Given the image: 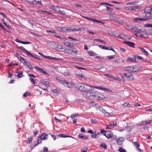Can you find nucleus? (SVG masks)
<instances>
[{
	"label": "nucleus",
	"instance_id": "obj_1",
	"mask_svg": "<svg viewBox=\"0 0 152 152\" xmlns=\"http://www.w3.org/2000/svg\"><path fill=\"white\" fill-rule=\"evenodd\" d=\"M150 7H148L145 9V12H146L145 15V18L146 20L151 19L152 17V14L151 12H152Z\"/></svg>",
	"mask_w": 152,
	"mask_h": 152
},
{
	"label": "nucleus",
	"instance_id": "obj_2",
	"mask_svg": "<svg viewBox=\"0 0 152 152\" xmlns=\"http://www.w3.org/2000/svg\"><path fill=\"white\" fill-rule=\"evenodd\" d=\"M79 89L81 91H86L91 90V86H89L84 84L79 86Z\"/></svg>",
	"mask_w": 152,
	"mask_h": 152
},
{
	"label": "nucleus",
	"instance_id": "obj_3",
	"mask_svg": "<svg viewBox=\"0 0 152 152\" xmlns=\"http://www.w3.org/2000/svg\"><path fill=\"white\" fill-rule=\"evenodd\" d=\"M98 93L97 92L95 93H91L90 92H84L83 93V95L84 96L86 97L87 98H88L90 97L92 95L94 97H96V94H97Z\"/></svg>",
	"mask_w": 152,
	"mask_h": 152
},
{
	"label": "nucleus",
	"instance_id": "obj_4",
	"mask_svg": "<svg viewBox=\"0 0 152 152\" xmlns=\"http://www.w3.org/2000/svg\"><path fill=\"white\" fill-rule=\"evenodd\" d=\"M81 30V28H79L78 29H76L75 28H74L72 27H67V31H69L70 32L75 31H78Z\"/></svg>",
	"mask_w": 152,
	"mask_h": 152
},
{
	"label": "nucleus",
	"instance_id": "obj_5",
	"mask_svg": "<svg viewBox=\"0 0 152 152\" xmlns=\"http://www.w3.org/2000/svg\"><path fill=\"white\" fill-rule=\"evenodd\" d=\"M91 87L94 88H95L98 89L99 90H102L104 91H108L111 92V91H110V89L108 88H103L100 86H91Z\"/></svg>",
	"mask_w": 152,
	"mask_h": 152
},
{
	"label": "nucleus",
	"instance_id": "obj_6",
	"mask_svg": "<svg viewBox=\"0 0 152 152\" xmlns=\"http://www.w3.org/2000/svg\"><path fill=\"white\" fill-rule=\"evenodd\" d=\"M140 6H129L126 7V10H134L137 8H139L140 7Z\"/></svg>",
	"mask_w": 152,
	"mask_h": 152
},
{
	"label": "nucleus",
	"instance_id": "obj_7",
	"mask_svg": "<svg viewBox=\"0 0 152 152\" xmlns=\"http://www.w3.org/2000/svg\"><path fill=\"white\" fill-rule=\"evenodd\" d=\"M123 76L126 77L127 79L129 81H132L134 80V78L133 77L132 74L129 75L126 73H124L123 74Z\"/></svg>",
	"mask_w": 152,
	"mask_h": 152
},
{
	"label": "nucleus",
	"instance_id": "obj_8",
	"mask_svg": "<svg viewBox=\"0 0 152 152\" xmlns=\"http://www.w3.org/2000/svg\"><path fill=\"white\" fill-rule=\"evenodd\" d=\"M99 109L102 113L104 114L105 116H108L110 115V113L107 112L102 107H100Z\"/></svg>",
	"mask_w": 152,
	"mask_h": 152
},
{
	"label": "nucleus",
	"instance_id": "obj_9",
	"mask_svg": "<svg viewBox=\"0 0 152 152\" xmlns=\"http://www.w3.org/2000/svg\"><path fill=\"white\" fill-rule=\"evenodd\" d=\"M54 11L62 15H64L65 14V13L63 12L60 10L59 7H55L54 9Z\"/></svg>",
	"mask_w": 152,
	"mask_h": 152
},
{
	"label": "nucleus",
	"instance_id": "obj_10",
	"mask_svg": "<svg viewBox=\"0 0 152 152\" xmlns=\"http://www.w3.org/2000/svg\"><path fill=\"white\" fill-rule=\"evenodd\" d=\"M34 68L35 69H36L37 71L46 74H47V73L45 71L42 69L41 68H40L37 66H34Z\"/></svg>",
	"mask_w": 152,
	"mask_h": 152
},
{
	"label": "nucleus",
	"instance_id": "obj_11",
	"mask_svg": "<svg viewBox=\"0 0 152 152\" xmlns=\"http://www.w3.org/2000/svg\"><path fill=\"white\" fill-rule=\"evenodd\" d=\"M41 83L44 85L46 87H48L50 86V84L48 81H46L44 80H41Z\"/></svg>",
	"mask_w": 152,
	"mask_h": 152
},
{
	"label": "nucleus",
	"instance_id": "obj_12",
	"mask_svg": "<svg viewBox=\"0 0 152 152\" xmlns=\"http://www.w3.org/2000/svg\"><path fill=\"white\" fill-rule=\"evenodd\" d=\"M114 21L121 24H123L124 23V21L122 19L117 17H115Z\"/></svg>",
	"mask_w": 152,
	"mask_h": 152
},
{
	"label": "nucleus",
	"instance_id": "obj_13",
	"mask_svg": "<svg viewBox=\"0 0 152 152\" xmlns=\"http://www.w3.org/2000/svg\"><path fill=\"white\" fill-rule=\"evenodd\" d=\"M112 134L111 132L108 131L106 133L104 134L103 135H104L107 138L109 139L112 137Z\"/></svg>",
	"mask_w": 152,
	"mask_h": 152
},
{
	"label": "nucleus",
	"instance_id": "obj_14",
	"mask_svg": "<svg viewBox=\"0 0 152 152\" xmlns=\"http://www.w3.org/2000/svg\"><path fill=\"white\" fill-rule=\"evenodd\" d=\"M18 47L21 49L22 51L24 52L28 56L30 53L28 51L26 50V49H25L24 48H23L22 46H20V47H18Z\"/></svg>",
	"mask_w": 152,
	"mask_h": 152
},
{
	"label": "nucleus",
	"instance_id": "obj_15",
	"mask_svg": "<svg viewBox=\"0 0 152 152\" xmlns=\"http://www.w3.org/2000/svg\"><path fill=\"white\" fill-rule=\"evenodd\" d=\"M124 140V139L121 137L119 138H117L116 139V141L117 142V143L119 145H121L123 143V141Z\"/></svg>",
	"mask_w": 152,
	"mask_h": 152
},
{
	"label": "nucleus",
	"instance_id": "obj_16",
	"mask_svg": "<svg viewBox=\"0 0 152 152\" xmlns=\"http://www.w3.org/2000/svg\"><path fill=\"white\" fill-rule=\"evenodd\" d=\"M134 67L132 66L126 67V70H127L129 72H134L133 71Z\"/></svg>",
	"mask_w": 152,
	"mask_h": 152
},
{
	"label": "nucleus",
	"instance_id": "obj_17",
	"mask_svg": "<svg viewBox=\"0 0 152 152\" xmlns=\"http://www.w3.org/2000/svg\"><path fill=\"white\" fill-rule=\"evenodd\" d=\"M18 59L20 61L23 63L24 64H26L27 61V60L25 58H23L22 57L20 56V57H18Z\"/></svg>",
	"mask_w": 152,
	"mask_h": 152
},
{
	"label": "nucleus",
	"instance_id": "obj_18",
	"mask_svg": "<svg viewBox=\"0 0 152 152\" xmlns=\"http://www.w3.org/2000/svg\"><path fill=\"white\" fill-rule=\"evenodd\" d=\"M124 43L126 44V45L132 47H134V43L133 42H131L129 41L125 42H124Z\"/></svg>",
	"mask_w": 152,
	"mask_h": 152
},
{
	"label": "nucleus",
	"instance_id": "obj_19",
	"mask_svg": "<svg viewBox=\"0 0 152 152\" xmlns=\"http://www.w3.org/2000/svg\"><path fill=\"white\" fill-rule=\"evenodd\" d=\"M42 140H45L48 138V135L46 134L43 133L41 134V136L40 137Z\"/></svg>",
	"mask_w": 152,
	"mask_h": 152
},
{
	"label": "nucleus",
	"instance_id": "obj_20",
	"mask_svg": "<svg viewBox=\"0 0 152 152\" xmlns=\"http://www.w3.org/2000/svg\"><path fill=\"white\" fill-rule=\"evenodd\" d=\"M114 36L115 37H118L121 39L124 38V35L122 34H120L119 33H115Z\"/></svg>",
	"mask_w": 152,
	"mask_h": 152
},
{
	"label": "nucleus",
	"instance_id": "obj_21",
	"mask_svg": "<svg viewBox=\"0 0 152 152\" xmlns=\"http://www.w3.org/2000/svg\"><path fill=\"white\" fill-rule=\"evenodd\" d=\"M56 79L58 82L61 84H63L64 83H65V82H66V80L62 78L58 77H57Z\"/></svg>",
	"mask_w": 152,
	"mask_h": 152
},
{
	"label": "nucleus",
	"instance_id": "obj_22",
	"mask_svg": "<svg viewBox=\"0 0 152 152\" xmlns=\"http://www.w3.org/2000/svg\"><path fill=\"white\" fill-rule=\"evenodd\" d=\"M68 49L69 53L70 54H71L72 52H74L75 54L76 55L77 53V50L76 48H74L73 50H71L69 49Z\"/></svg>",
	"mask_w": 152,
	"mask_h": 152
},
{
	"label": "nucleus",
	"instance_id": "obj_23",
	"mask_svg": "<svg viewBox=\"0 0 152 152\" xmlns=\"http://www.w3.org/2000/svg\"><path fill=\"white\" fill-rule=\"evenodd\" d=\"M78 138L84 140H86L88 139V137L87 136H85L84 135H78Z\"/></svg>",
	"mask_w": 152,
	"mask_h": 152
},
{
	"label": "nucleus",
	"instance_id": "obj_24",
	"mask_svg": "<svg viewBox=\"0 0 152 152\" xmlns=\"http://www.w3.org/2000/svg\"><path fill=\"white\" fill-rule=\"evenodd\" d=\"M135 35L137 37H138L140 38L144 37H144V34H142L139 32V31H138L137 33H135Z\"/></svg>",
	"mask_w": 152,
	"mask_h": 152
},
{
	"label": "nucleus",
	"instance_id": "obj_25",
	"mask_svg": "<svg viewBox=\"0 0 152 152\" xmlns=\"http://www.w3.org/2000/svg\"><path fill=\"white\" fill-rule=\"evenodd\" d=\"M24 65L30 69L32 70V66L29 62H28V61H27V62Z\"/></svg>",
	"mask_w": 152,
	"mask_h": 152
},
{
	"label": "nucleus",
	"instance_id": "obj_26",
	"mask_svg": "<svg viewBox=\"0 0 152 152\" xmlns=\"http://www.w3.org/2000/svg\"><path fill=\"white\" fill-rule=\"evenodd\" d=\"M141 70V68L139 66H135L134 67L133 71L134 72H138Z\"/></svg>",
	"mask_w": 152,
	"mask_h": 152
},
{
	"label": "nucleus",
	"instance_id": "obj_27",
	"mask_svg": "<svg viewBox=\"0 0 152 152\" xmlns=\"http://www.w3.org/2000/svg\"><path fill=\"white\" fill-rule=\"evenodd\" d=\"M127 61L134 62L136 61V59L135 58H132L128 57L127 58Z\"/></svg>",
	"mask_w": 152,
	"mask_h": 152
},
{
	"label": "nucleus",
	"instance_id": "obj_28",
	"mask_svg": "<svg viewBox=\"0 0 152 152\" xmlns=\"http://www.w3.org/2000/svg\"><path fill=\"white\" fill-rule=\"evenodd\" d=\"M26 3L28 4V3H29V4H37V1L36 0H34V1H26Z\"/></svg>",
	"mask_w": 152,
	"mask_h": 152
},
{
	"label": "nucleus",
	"instance_id": "obj_29",
	"mask_svg": "<svg viewBox=\"0 0 152 152\" xmlns=\"http://www.w3.org/2000/svg\"><path fill=\"white\" fill-rule=\"evenodd\" d=\"M105 75L107 76L109 78L114 79V80H117V79H116L113 76L111 75L110 74H105Z\"/></svg>",
	"mask_w": 152,
	"mask_h": 152
},
{
	"label": "nucleus",
	"instance_id": "obj_30",
	"mask_svg": "<svg viewBox=\"0 0 152 152\" xmlns=\"http://www.w3.org/2000/svg\"><path fill=\"white\" fill-rule=\"evenodd\" d=\"M100 147L103 148L104 149L106 150L107 149V145L104 143H102L100 145Z\"/></svg>",
	"mask_w": 152,
	"mask_h": 152
},
{
	"label": "nucleus",
	"instance_id": "obj_31",
	"mask_svg": "<svg viewBox=\"0 0 152 152\" xmlns=\"http://www.w3.org/2000/svg\"><path fill=\"white\" fill-rule=\"evenodd\" d=\"M89 54L91 56H94L96 55V53L91 50H89L88 51Z\"/></svg>",
	"mask_w": 152,
	"mask_h": 152
},
{
	"label": "nucleus",
	"instance_id": "obj_32",
	"mask_svg": "<svg viewBox=\"0 0 152 152\" xmlns=\"http://www.w3.org/2000/svg\"><path fill=\"white\" fill-rule=\"evenodd\" d=\"M133 31H134L137 33L138 31H139L137 27L136 26H134L131 29Z\"/></svg>",
	"mask_w": 152,
	"mask_h": 152
},
{
	"label": "nucleus",
	"instance_id": "obj_33",
	"mask_svg": "<svg viewBox=\"0 0 152 152\" xmlns=\"http://www.w3.org/2000/svg\"><path fill=\"white\" fill-rule=\"evenodd\" d=\"M140 48L142 53H145L147 56L148 55V52L146 51L144 48Z\"/></svg>",
	"mask_w": 152,
	"mask_h": 152
},
{
	"label": "nucleus",
	"instance_id": "obj_34",
	"mask_svg": "<svg viewBox=\"0 0 152 152\" xmlns=\"http://www.w3.org/2000/svg\"><path fill=\"white\" fill-rule=\"evenodd\" d=\"M58 136L60 137H64V138H65V137H70V136H68L66 135H65V134H58Z\"/></svg>",
	"mask_w": 152,
	"mask_h": 152
},
{
	"label": "nucleus",
	"instance_id": "obj_35",
	"mask_svg": "<svg viewBox=\"0 0 152 152\" xmlns=\"http://www.w3.org/2000/svg\"><path fill=\"white\" fill-rule=\"evenodd\" d=\"M15 41L18 43H22L23 44H26V42L23 41L21 40H20L18 39H16Z\"/></svg>",
	"mask_w": 152,
	"mask_h": 152
},
{
	"label": "nucleus",
	"instance_id": "obj_36",
	"mask_svg": "<svg viewBox=\"0 0 152 152\" xmlns=\"http://www.w3.org/2000/svg\"><path fill=\"white\" fill-rule=\"evenodd\" d=\"M18 78H20L23 76V73L21 72H19L17 76Z\"/></svg>",
	"mask_w": 152,
	"mask_h": 152
},
{
	"label": "nucleus",
	"instance_id": "obj_37",
	"mask_svg": "<svg viewBox=\"0 0 152 152\" xmlns=\"http://www.w3.org/2000/svg\"><path fill=\"white\" fill-rule=\"evenodd\" d=\"M69 44V45L67 46L68 48L71 49L72 48H74V44L70 42Z\"/></svg>",
	"mask_w": 152,
	"mask_h": 152
},
{
	"label": "nucleus",
	"instance_id": "obj_38",
	"mask_svg": "<svg viewBox=\"0 0 152 152\" xmlns=\"http://www.w3.org/2000/svg\"><path fill=\"white\" fill-rule=\"evenodd\" d=\"M106 7H107L108 11H109V12H108V13L110 14L113 15V12L109 10H110L111 9V8L107 6H106Z\"/></svg>",
	"mask_w": 152,
	"mask_h": 152
},
{
	"label": "nucleus",
	"instance_id": "obj_39",
	"mask_svg": "<svg viewBox=\"0 0 152 152\" xmlns=\"http://www.w3.org/2000/svg\"><path fill=\"white\" fill-rule=\"evenodd\" d=\"M28 56L29 57H32L34 58L35 59H38V57L37 56H34L32 53H30L28 55Z\"/></svg>",
	"mask_w": 152,
	"mask_h": 152
},
{
	"label": "nucleus",
	"instance_id": "obj_40",
	"mask_svg": "<svg viewBox=\"0 0 152 152\" xmlns=\"http://www.w3.org/2000/svg\"><path fill=\"white\" fill-rule=\"evenodd\" d=\"M90 121L92 123L96 124L97 123V121L96 119L91 118L90 119Z\"/></svg>",
	"mask_w": 152,
	"mask_h": 152
},
{
	"label": "nucleus",
	"instance_id": "obj_41",
	"mask_svg": "<svg viewBox=\"0 0 152 152\" xmlns=\"http://www.w3.org/2000/svg\"><path fill=\"white\" fill-rule=\"evenodd\" d=\"M88 149V147H85L82 148L81 149V152H86Z\"/></svg>",
	"mask_w": 152,
	"mask_h": 152
},
{
	"label": "nucleus",
	"instance_id": "obj_42",
	"mask_svg": "<svg viewBox=\"0 0 152 152\" xmlns=\"http://www.w3.org/2000/svg\"><path fill=\"white\" fill-rule=\"evenodd\" d=\"M134 145L136 147H140V143L137 142H135L133 143Z\"/></svg>",
	"mask_w": 152,
	"mask_h": 152
},
{
	"label": "nucleus",
	"instance_id": "obj_43",
	"mask_svg": "<svg viewBox=\"0 0 152 152\" xmlns=\"http://www.w3.org/2000/svg\"><path fill=\"white\" fill-rule=\"evenodd\" d=\"M115 56V55H113L108 56H107V57L109 59H111L114 58Z\"/></svg>",
	"mask_w": 152,
	"mask_h": 152
},
{
	"label": "nucleus",
	"instance_id": "obj_44",
	"mask_svg": "<svg viewBox=\"0 0 152 152\" xmlns=\"http://www.w3.org/2000/svg\"><path fill=\"white\" fill-rule=\"evenodd\" d=\"M137 2L136 1H133L132 2H130L129 3H127L126 4V5H135L137 3Z\"/></svg>",
	"mask_w": 152,
	"mask_h": 152
},
{
	"label": "nucleus",
	"instance_id": "obj_45",
	"mask_svg": "<svg viewBox=\"0 0 152 152\" xmlns=\"http://www.w3.org/2000/svg\"><path fill=\"white\" fill-rule=\"evenodd\" d=\"M118 151L120 152H126V150L122 147H120L118 149Z\"/></svg>",
	"mask_w": 152,
	"mask_h": 152
},
{
	"label": "nucleus",
	"instance_id": "obj_46",
	"mask_svg": "<svg viewBox=\"0 0 152 152\" xmlns=\"http://www.w3.org/2000/svg\"><path fill=\"white\" fill-rule=\"evenodd\" d=\"M117 122L116 121H114L113 124H110L109 125V126L110 127H111V128H112V126L115 125L116 124Z\"/></svg>",
	"mask_w": 152,
	"mask_h": 152
},
{
	"label": "nucleus",
	"instance_id": "obj_47",
	"mask_svg": "<svg viewBox=\"0 0 152 152\" xmlns=\"http://www.w3.org/2000/svg\"><path fill=\"white\" fill-rule=\"evenodd\" d=\"M67 31V27H62V32H66Z\"/></svg>",
	"mask_w": 152,
	"mask_h": 152
},
{
	"label": "nucleus",
	"instance_id": "obj_48",
	"mask_svg": "<svg viewBox=\"0 0 152 152\" xmlns=\"http://www.w3.org/2000/svg\"><path fill=\"white\" fill-rule=\"evenodd\" d=\"M78 115V114H76L74 113L73 114H72L71 115L70 118H72V119H73L75 117H76Z\"/></svg>",
	"mask_w": 152,
	"mask_h": 152
},
{
	"label": "nucleus",
	"instance_id": "obj_49",
	"mask_svg": "<svg viewBox=\"0 0 152 152\" xmlns=\"http://www.w3.org/2000/svg\"><path fill=\"white\" fill-rule=\"evenodd\" d=\"M95 40L96 41H98V42H103L104 43V44H105L106 43L104 41L100 39H95Z\"/></svg>",
	"mask_w": 152,
	"mask_h": 152
},
{
	"label": "nucleus",
	"instance_id": "obj_50",
	"mask_svg": "<svg viewBox=\"0 0 152 152\" xmlns=\"http://www.w3.org/2000/svg\"><path fill=\"white\" fill-rule=\"evenodd\" d=\"M53 91L55 94H56V95H58L59 93V91L57 89H54L53 90Z\"/></svg>",
	"mask_w": 152,
	"mask_h": 152
},
{
	"label": "nucleus",
	"instance_id": "obj_51",
	"mask_svg": "<svg viewBox=\"0 0 152 152\" xmlns=\"http://www.w3.org/2000/svg\"><path fill=\"white\" fill-rule=\"evenodd\" d=\"M29 95V94L28 92L26 91L23 94V96L24 97H26L28 96Z\"/></svg>",
	"mask_w": 152,
	"mask_h": 152
},
{
	"label": "nucleus",
	"instance_id": "obj_52",
	"mask_svg": "<svg viewBox=\"0 0 152 152\" xmlns=\"http://www.w3.org/2000/svg\"><path fill=\"white\" fill-rule=\"evenodd\" d=\"M47 32H50L53 34H56V32L55 31H53L52 30H47Z\"/></svg>",
	"mask_w": 152,
	"mask_h": 152
},
{
	"label": "nucleus",
	"instance_id": "obj_53",
	"mask_svg": "<svg viewBox=\"0 0 152 152\" xmlns=\"http://www.w3.org/2000/svg\"><path fill=\"white\" fill-rule=\"evenodd\" d=\"M32 139L31 138H28L27 140V143H30L32 142Z\"/></svg>",
	"mask_w": 152,
	"mask_h": 152
},
{
	"label": "nucleus",
	"instance_id": "obj_54",
	"mask_svg": "<svg viewBox=\"0 0 152 152\" xmlns=\"http://www.w3.org/2000/svg\"><path fill=\"white\" fill-rule=\"evenodd\" d=\"M51 59H53L57 61H61L62 60V59L61 58H56L55 57H52V58H51Z\"/></svg>",
	"mask_w": 152,
	"mask_h": 152
},
{
	"label": "nucleus",
	"instance_id": "obj_55",
	"mask_svg": "<svg viewBox=\"0 0 152 152\" xmlns=\"http://www.w3.org/2000/svg\"><path fill=\"white\" fill-rule=\"evenodd\" d=\"M137 20H139L141 21H145L146 20V19L145 18H136L135 19V20L136 21Z\"/></svg>",
	"mask_w": 152,
	"mask_h": 152
},
{
	"label": "nucleus",
	"instance_id": "obj_56",
	"mask_svg": "<svg viewBox=\"0 0 152 152\" xmlns=\"http://www.w3.org/2000/svg\"><path fill=\"white\" fill-rule=\"evenodd\" d=\"M109 19L111 20L114 21L115 17L113 16H110L109 17Z\"/></svg>",
	"mask_w": 152,
	"mask_h": 152
},
{
	"label": "nucleus",
	"instance_id": "obj_57",
	"mask_svg": "<svg viewBox=\"0 0 152 152\" xmlns=\"http://www.w3.org/2000/svg\"><path fill=\"white\" fill-rule=\"evenodd\" d=\"M30 80L31 82L32 83L34 84H36V81L34 79L32 78H30Z\"/></svg>",
	"mask_w": 152,
	"mask_h": 152
},
{
	"label": "nucleus",
	"instance_id": "obj_58",
	"mask_svg": "<svg viewBox=\"0 0 152 152\" xmlns=\"http://www.w3.org/2000/svg\"><path fill=\"white\" fill-rule=\"evenodd\" d=\"M145 26L147 28L148 27H151L152 28V23L151 24H146L145 25Z\"/></svg>",
	"mask_w": 152,
	"mask_h": 152
},
{
	"label": "nucleus",
	"instance_id": "obj_59",
	"mask_svg": "<svg viewBox=\"0 0 152 152\" xmlns=\"http://www.w3.org/2000/svg\"><path fill=\"white\" fill-rule=\"evenodd\" d=\"M48 151V148L45 147L43 148V150L42 152H47Z\"/></svg>",
	"mask_w": 152,
	"mask_h": 152
},
{
	"label": "nucleus",
	"instance_id": "obj_60",
	"mask_svg": "<svg viewBox=\"0 0 152 152\" xmlns=\"http://www.w3.org/2000/svg\"><path fill=\"white\" fill-rule=\"evenodd\" d=\"M77 76H78V77H81L83 79H85V77L83 76L82 74L77 75Z\"/></svg>",
	"mask_w": 152,
	"mask_h": 152
},
{
	"label": "nucleus",
	"instance_id": "obj_61",
	"mask_svg": "<svg viewBox=\"0 0 152 152\" xmlns=\"http://www.w3.org/2000/svg\"><path fill=\"white\" fill-rule=\"evenodd\" d=\"M106 50H112V51H113L114 52L115 51V50H114V49L112 48H111V47H106Z\"/></svg>",
	"mask_w": 152,
	"mask_h": 152
},
{
	"label": "nucleus",
	"instance_id": "obj_62",
	"mask_svg": "<svg viewBox=\"0 0 152 152\" xmlns=\"http://www.w3.org/2000/svg\"><path fill=\"white\" fill-rule=\"evenodd\" d=\"M42 139L41 137H39L38 139V140L37 141V142H38L39 144L40 143L42 142Z\"/></svg>",
	"mask_w": 152,
	"mask_h": 152
},
{
	"label": "nucleus",
	"instance_id": "obj_63",
	"mask_svg": "<svg viewBox=\"0 0 152 152\" xmlns=\"http://www.w3.org/2000/svg\"><path fill=\"white\" fill-rule=\"evenodd\" d=\"M57 31L60 32H62V27H57L56 28Z\"/></svg>",
	"mask_w": 152,
	"mask_h": 152
},
{
	"label": "nucleus",
	"instance_id": "obj_64",
	"mask_svg": "<svg viewBox=\"0 0 152 152\" xmlns=\"http://www.w3.org/2000/svg\"><path fill=\"white\" fill-rule=\"evenodd\" d=\"M90 104L92 106H95L96 105V103L95 102H92Z\"/></svg>",
	"mask_w": 152,
	"mask_h": 152
}]
</instances>
